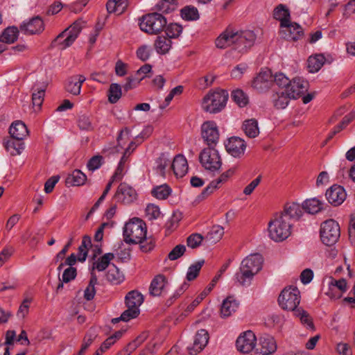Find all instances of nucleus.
Instances as JSON below:
<instances>
[{
    "mask_svg": "<svg viewBox=\"0 0 355 355\" xmlns=\"http://www.w3.org/2000/svg\"><path fill=\"white\" fill-rule=\"evenodd\" d=\"M139 243L140 244L141 251L146 253L154 249L155 240L152 237L146 238V236L141 242H139Z\"/></svg>",
    "mask_w": 355,
    "mask_h": 355,
    "instance_id": "052dcab7",
    "label": "nucleus"
},
{
    "mask_svg": "<svg viewBox=\"0 0 355 355\" xmlns=\"http://www.w3.org/2000/svg\"><path fill=\"white\" fill-rule=\"evenodd\" d=\"M273 17L280 21V27L288 26L291 22L289 9L284 4H279L273 10Z\"/></svg>",
    "mask_w": 355,
    "mask_h": 355,
    "instance_id": "c85d7f7f",
    "label": "nucleus"
},
{
    "mask_svg": "<svg viewBox=\"0 0 355 355\" xmlns=\"http://www.w3.org/2000/svg\"><path fill=\"white\" fill-rule=\"evenodd\" d=\"M325 58L322 54H317L314 56H310L307 60V67L309 72L315 73L318 71L323 66Z\"/></svg>",
    "mask_w": 355,
    "mask_h": 355,
    "instance_id": "e433bc0d",
    "label": "nucleus"
},
{
    "mask_svg": "<svg viewBox=\"0 0 355 355\" xmlns=\"http://www.w3.org/2000/svg\"><path fill=\"white\" fill-rule=\"evenodd\" d=\"M82 21H76L69 27L60 33L51 42V47L60 46V49L70 46L78 37L82 29Z\"/></svg>",
    "mask_w": 355,
    "mask_h": 355,
    "instance_id": "6e6552de",
    "label": "nucleus"
},
{
    "mask_svg": "<svg viewBox=\"0 0 355 355\" xmlns=\"http://www.w3.org/2000/svg\"><path fill=\"white\" fill-rule=\"evenodd\" d=\"M146 213L149 220H154L159 216L160 210L158 206L153 204H148L146 208Z\"/></svg>",
    "mask_w": 355,
    "mask_h": 355,
    "instance_id": "774afa93",
    "label": "nucleus"
},
{
    "mask_svg": "<svg viewBox=\"0 0 355 355\" xmlns=\"http://www.w3.org/2000/svg\"><path fill=\"white\" fill-rule=\"evenodd\" d=\"M166 283V278L164 275H157L152 280L150 287L149 293L152 296H159Z\"/></svg>",
    "mask_w": 355,
    "mask_h": 355,
    "instance_id": "7c9ffc66",
    "label": "nucleus"
},
{
    "mask_svg": "<svg viewBox=\"0 0 355 355\" xmlns=\"http://www.w3.org/2000/svg\"><path fill=\"white\" fill-rule=\"evenodd\" d=\"M234 173V171L233 169H230L223 173L218 178L211 181L209 184L203 189L199 197H202V198L207 197L212 193L214 190L219 188L220 184L225 182Z\"/></svg>",
    "mask_w": 355,
    "mask_h": 355,
    "instance_id": "b1692460",
    "label": "nucleus"
},
{
    "mask_svg": "<svg viewBox=\"0 0 355 355\" xmlns=\"http://www.w3.org/2000/svg\"><path fill=\"white\" fill-rule=\"evenodd\" d=\"M278 302L283 309L295 312L300 302V291L295 286L286 287L281 292Z\"/></svg>",
    "mask_w": 355,
    "mask_h": 355,
    "instance_id": "1a4fd4ad",
    "label": "nucleus"
},
{
    "mask_svg": "<svg viewBox=\"0 0 355 355\" xmlns=\"http://www.w3.org/2000/svg\"><path fill=\"white\" fill-rule=\"evenodd\" d=\"M177 0H162L156 5V10L164 13H169L177 8Z\"/></svg>",
    "mask_w": 355,
    "mask_h": 355,
    "instance_id": "5fc2aeb1",
    "label": "nucleus"
},
{
    "mask_svg": "<svg viewBox=\"0 0 355 355\" xmlns=\"http://www.w3.org/2000/svg\"><path fill=\"white\" fill-rule=\"evenodd\" d=\"M201 135L208 147H215L219 141L218 127L214 121H205L201 126Z\"/></svg>",
    "mask_w": 355,
    "mask_h": 355,
    "instance_id": "f8f14e48",
    "label": "nucleus"
},
{
    "mask_svg": "<svg viewBox=\"0 0 355 355\" xmlns=\"http://www.w3.org/2000/svg\"><path fill=\"white\" fill-rule=\"evenodd\" d=\"M106 279L113 284H119L123 281L124 276L115 265H112L107 272Z\"/></svg>",
    "mask_w": 355,
    "mask_h": 355,
    "instance_id": "a19ab883",
    "label": "nucleus"
},
{
    "mask_svg": "<svg viewBox=\"0 0 355 355\" xmlns=\"http://www.w3.org/2000/svg\"><path fill=\"white\" fill-rule=\"evenodd\" d=\"M239 306V302L233 297L229 296L223 300L220 307L222 318H227L236 312Z\"/></svg>",
    "mask_w": 355,
    "mask_h": 355,
    "instance_id": "c756f323",
    "label": "nucleus"
},
{
    "mask_svg": "<svg viewBox=\"0 0 355 355\" xmlns=\"http://www.w3.org/2000/svg\"><path fill=\"white\" fill-rule=\"evenodd\" d=\"M19 31L17 27L6 28L0 35V41L4 43H13L17 39Z\"/></svg>",
    "mask_w": 355,
    "mask_h": 355,
    "instance_id": "a18cd8bd",
    "label": "nucleus"
},
{
    "mask_svg": "<svg viewBox=\"0 0 355 355\" xmlns=\"http://www.w3.org/2000/svg\"><path fill=\"white\" fill-rule=\"evenodd\" d=\"M114 258L113 253H106L100 257L98 261L94 262L91 272H94L96 269L98 271L105 270L110 265V261Z\"/></svg>",
    "mask_w": 355,
    "mask_h": 355,
    "instance_id": "4c0bfd02",
    "label": "nucleus"
},
{
    "mask_svg": "<svg viewBox=\"0 0 355 355\" xmlns=\"http://www.w3.org/2000/svg\"><path fill=\"white\" fill-rule=\"evenodd\" d=\"M228 96L227 92L224 89L209 92L203 98L202 108L209 113H218L225 107Z\"/></svg>",
    "mask_w": 355,
    "mask_h": 355,
    "instance_id": "39448f33",
    "label": "nucleus"
},
{
    "mask_svg": "<svg viewBox=\"0 0 355 355\" xmlns=\"http://www.w3.org/2000/svg\"><path fill=\"white\" fill-rule=\"evenodd\" d=\"M103 157L101 155L93 156L87 162V166L89 171H94L101 167Z\"/></svg>",
    "mask_w": 355,
    "mask_h": 355,
    "instance_id": "338daca9",
    "label": "nucleus"
},
{
    "mask_svg": "<svg viewBox=\"0 0 355 355\" xmlns=\"http://www.w3.org/2000/svg\"><path fill=\"white\" fill-rule=\"evenodd\" d=\"M9 133L13 139L24 140L28 135V130L26 124L22 121H14L10 128Z\"/></svg>",
    "mask_w": 355,
    "mask_h": 355,
    "instance_id": "a878e982",
    "label": "nucleus"
},
{
    "mask_svg": "<svg viewBox=\"0 0 355 355\" xmlns=\"http://www.w3.org/2000/svg\"><path fill=\"white\" fill-rule=\"evenodd\" d=\"M186 251V247L184 245L179 244L172 249L168 253V258L171 261H175L181 257Z\"/></svg>",
    "mask_w": 355,
    "mask_h": 355,
    "instance_id": "bf43d9fd",
    "label": "nucleus"
},
{
    "mask_svg": "<svg viewBox=\"0 0 355 355\" xmlns=\"http://www.w3.org/2000/svg\"><path fill=\"white\" fill-rule=\"evenodd\" d=\"M89 284L84 291V298L88 301L92 300L96 294L95 285L97 284V277L94 272H91Z\"/></svg>",
    "mask_w": 355,
    "mask_h": 355,
    "instance_id": "09e8293b",
    "label": "nucleus"
},
{
    "mask_svg": "<svg viewBox=\"0 0 355 355\" xmlns=\"http://www.w3.org/2000/svg\"><path fill=\"white\" fill-rule=\"evenodd\" d=\"M325 196L330 204L338 206L345 200L346 192L343 187L335 184L327 190Z\"/></svg>",
    "mask_w": 355,
    "mask_h": 355,
    "instance_id": "4be33fe9",
    "label": "nucleus"
},
{
    "mask_svg": "<svg viewBox=\"0 0 355 355\" xmlns=\"http://www.w3.org/2000/svg\"><path fill=\"white\" fill-rule=\"evenodd\" d=\"M152 49L149 46L142 45L137 50V58L143 62L146 61L150 56Z\"/></svg>",
    "mask_w": 355,
    "mask_h": 355,
    "instance_id": "0e129e2a",
    "label": "nucleus"
},
{
    "mask_svg": "<svg viewBox=\"0 0 355 355\" xmlns=\"http://www.w3.org/2000/svg\"><path fill=\"white\" fill-rule=\"evenodd\" d=\"M144 78V76L140 78L135 76H128L126 78L125 84L123 86L124 91L127 92L129 90L135 88Z\"/></svg>",
    "mask_w": 355,
    "mask_h": 355,
    "instance_id": "e2e57ef3",
    "label": "nucleus"
},
{
    "mask_svg": "<svg viewBox=\"0 0 355 355\" xmlns=\"http://www.w3.org/2000/svg\"><path fill=\"white\" fill-rule=\"evenodd\" d=\"M87 180V176L80 170L76 169L66 179V184L69 186L78 187L83 185Z\"/></svg>",
    "mask_w": 355,
    "mask_h": 355,
    "instance_id": "473e14b6",
    "label": "nucleus"
},
{
    "mask_svg": "<svg viewBox=\"0 0 355 355\" xmlns=\"http://www.w3.org/2000/svg\"><path fill=\"white\" fill-rule=\"evenodd\" d=\"M139 21L140 29L151 35H157L161 33L167 24L166 19L162 14L156 12L144 15Z\"/></svg>",
    "mask_w": 355,
    "mask_h": 355,
    "instance_id": "423d86ee",
    "label": "nucleus"
},
{
    "mask_svg": "<svg viewBox=\"0 0 355 355\" xmlns=\"http://www.w3.org/2000/svg\"><path fill=\"white\" fill-rule=\"evenodd\" d=\"M97 337V334L94 328H90L87 332L86 333L83 343L81 345V348L78 353V355H83L88 347L92 345V343L94 341L96 338Z\"/></svg>",
    "mask_w": 355,
    "mask_h": 355,
    "instance_id": "c03bdc74",
    "label": "nucleus"
},
{
    "mask_svg": "<svg viewBox=\"0 0 355 355\" xmlns=\"http://www.w3.org/2000/svg\"><path fill=\"white\" fill-rule=\"evenodd\" d=\"M285 30L281 31L284 39L288 41L295 42L304 37L302 28L296 22L288 23V26H282Z\"/></svg>",
    "mask_w": 355,
    "mask_h": 355,
    "instance_id": "412c9836",
    "label": "nucleus"
},
{
    "mask_svg": "<svg viewBox=\"0 0 355 355\" xmlns=\"http://www.w3.org/2000/svg\"><path fill=\"white\" fill-rule=\"evenodd\" d=\"M294 314L300 318L302 324L305 326L306 329L311 331L315 330L313 319L306 311L302 308H299L295 311Z\"/></svg>",
    "mask_w": 355,
    "mask_h": 355,
    "instance_id": "ea45409f",
    "label": "nucleus"
},
{
    "mask_svg": "<svg viewBox=\"0 0 355 355\" xmlns=\"http://www.w3.org/2000/svg\"><path fill=\"white\" fill-rule=\"evenodd\" d=\"M263 263L260 254H253L245 258L241 263L239 271L235 274L236 281L243 286H249L254 276L258 273Z\"/></svg>",
    "mask_w": 355,
    "mask_h": 355,
    "instance_id": "f03ea898",
    "label": "nucleus"
},
{
    "mask_svg": "<svg viewBox=\"0 0 355 355\" xmlns=\"http://www.w3.org/2000/svg\"><path fill=\"white\" fill-rule=\"evenodd\" d=\"M164 30H165L167 37L171 39L178 37L182 33L183 28L178 23H170L168 25H166Z\"/></svg>",
    "mask_w": 355,
    "mask_h": 355,
    "instance_id": "864d4df0",
    "label": "nucleus"
},
{
    "mask_svg": "<svg viewBox=\"0 0 355 355\" xmlns=\"http://www.w3.org/2000/svg\"><path fill=\"white\" fill-rule=\"evenodd\" d=\"M44 101V89H40L32 94L33 108L35 112L42 111V104Z\"/></svg>",
    "mask_w": 355,
    "mask_h": 355,
    "instance_id": "603ef678",
    "label": "nucleus"
},
{
    "mask_svg": "<svg viewBox=\"0 0 355 355\" xmlns=\"http://www.w3.org/2000/svg\"><path fill=\"white\" fill-rule=\"evenodd\" d=\"M309 83L302 78H294L291 80L284 92L288 94L291 98L297 99L300 98L308 90Z\"/></svg>",
    "mask_w": 355,
    "mask_h": 355,
    "instance_id": "dca6fc26",
    "label": "nucleus"
},
{
    "mask_svg": "<svg viewBox=\"0 0 355 355\" xmlns=\"http://www.w3.org/2000/svg\"><path fill=\"white\" fill-rule=\"evenodd\" d=\"M302 209L309 214H314L322 209V202L316 198L307 199L303 202Z\"/></svg>",
    "mask_w": 355,
    "mask_h": 355,
    "instance_id": "c9c22d12",
    "label": "nucleus"
},
{
    "mask_svg": "<svg viewBox=\"0 0 355 355\" xmlns=\"http://www.w3.org/2000/svg\"><path fill=\"white\" fill-rule=\"evenodd\" d=\"M146 225L139 218H134L125 223L123 227V240L128 244H137L146 237Z\"/></svg>",
    "mask_w": 355,
    "mask_h": 355,
    "instance_id": "7ed1b4c3",
    "label": "nucleus"
},
{
    "mask_svg": "<svg viewBox=\"0 0 355 355\" xmlns=\"http://www.w3.org/2000/svg\"><path fill=\"white\" fill-rule=\"evenodd\" d=\"M205 263L204 260L198 261L189 267L187 273V279L189 282L194 280L199 275V272Z\"/></svg>",
    "mask_w": 355,
    "mask_h": 355,
    "instance_id": "6e6d98bb",
    "label": "nucleus"
},
{
    "mask_svg": "<svg viewBox=\"0 0 355 355\" xmlns=\"http://www.w3.org/2000/svg\"><path fill=\"white\" fill-rule=\"evenodd\" d=\"M171 193V189L166 184L153 189L151 193L159 200L166 199Z\"/></svg>",
    "mask_w": 355,
    "mask_h": 355,
    "instance_id": "3c124183",
    "label": "nucleus"
},
{
    "mask_svg": "<svg viewBox=\"0 0 355 355\" xmlns=\"http://www.w3.org/2000/svg\"><path fill=\"white\" fill-rule=\"evenodd\" d=\"M256 336L252 331H246L240 335L236 341L237 349L242 353H249L255 350Z\"/></svg>",
    "mask_w": 355,
    "mask_h": 355,
    "instance_id": "f3484780",
    "label": "nucleus"
},
{
    "mask_svg": "<svg viewBox=\"0 0 355 355\" xmlns=\"http://www.w3.org/2000/svg\"><path fill=\"white\" fill-rule=\"evenodd\" d=\"M122 96V87L118 83H112L107 91L108 101L110 103H116Z\"/></svg>",
    "mask_w": 355,
    "mask_h": 355,
    "instance_id": "49530a36",
    "label": "nucleus"
},
{
    "mask_svg": "<svg viewBox=\"0 0 355 355\" xmlns=\"http://www.w3.org/2000/svg\"><path fill=\"white\" fill-rule=\"evenodd\" d=\"M92 246L91 238L85 235L83 237L80 245L78 247V260L84 262L87 257L89 248Z\"/></svg>",
    "mask_w": 355,
    "mask_h": 355,
    "instance_id": "79ce46f5",
    "label": "nucleus"
},
{
    "mask_svg": "<svg viewBox=\"0 0 355 355\" xmlns=\"http://www.w3.org/2000/svg\"><path fill=\"white\" fill-rule=\"evenodd\" d=\"M144 302V296L138 291L133 290L128 292L125 297V306L139 309V306Z\"/></svg>",
    "mask_w": 355,
    "mask_h": 355,
    "instance_id": "2f4dec72",
    "label": "nucleus"
},
{
    "mask_svg": "<svg viewBox=\"0 0 355 355\" xmlns=\"http://www.w3.org/2000/svg\"><path fill=\"white\" fill-rule=\"evenodd\" d=\"M347 289L348 285L345 279L340 278L336 279L331 277L328 285V290L324 294L331 300H338L343 297Z\"/></svg>",
    "mask_w": 355,
    "mask_h": 355,
    "instance_id": "ddd939ff",
    "label": "nucleus"
},
{
    "mask_svg": "<svg viewBox=\"0 0 355 355\" xmlns=\"http://www.w3.org/2000/svg\"><path fill=\"white\" fill-rule=\"evenodd\" d=\"M172 42L171 39L165 36H157L154 46L156 51L159 54L167 53L171 48Z\"/></svg>",
    "mask_w": 355,
    "mask_h": 355,
    "instance_id": "72a5a7b5",
    "label": "nucleus"
},
{
    "mask_svg": "<svg viewBox=\"0 0 355 355\" xmlns=\"http://www.w3.org/2000/svg\"><path fill=\"white\" fill-rule=\"evenodd\" d=\"M243 130L250 138H255L259 134L258 122L254 119L245 120L243 123Z\"/></svg>",
    "mask_w": 355,
    "mask_h": 355,
    "instance_id": "f704fd0d",
    "label": "nucleus"
},
{
    "mask_svg": "<svg viewBox=\"0 0 355 355\" xmlns=\"http://www.w3.org/2000/svg\"><path fill=\"white\" fill-rule=\"evenodd\" d=\"M86 80V78L81 74H76L69 76L64 83L65 92L73 95L78 96L80 94L82 85Z\"/></svg>",
    "mask_w": 355,
    "mask_h": 355,
    "instance_id": "aec40b11",
    "label": "nucleus"
},
{
    "mask_svg": "<svg viewBox=\"0 0 355 355\" xmlns=\"http://www.w3.org/2000/svg\"><path fill=\"white\" fill-rule=\"evenodd\" d=\"M44 22L42 19L39 17L32 18L28 22L24 23L20 26V30L25 34H36L41 31L43 28Z\"/></svg>",
    "mask_w": 355,
    "mask_h": 355,
    "instance_id": "bb28decb",
    "label": "nucleus"
},
{
    "mask_svg": "<svg viewBox=\"0 0 355 355\" xmlns=\"http://www.w3.org/2000/svg\"><path fill=\"white\" fill-rule=\"evenodd\" d=\"M257 35L250 30L238 31L227 27L216 40L215 44L218 49L232 46L241 54L246 53L254 44Z\"/></svg>",
    "mask_w": 355,
    "mask_h": 355,
    "instance_id": "f257e3e1",
    "label": "nucleus"
},
{
    "mask_svg": "<svg viewBox=\"0 0 355 355\" xmlns=\"http://www.w3.org/2000/svg\"><path fill=\"white\" fill-rule=\"evenodd\" d=\"M340 235L338 223L329 219L323 222L320 228V238L322 242L327 246H331L338 240Z\"/></svg>",
    "mask_w": 355,
    "mask_h": 355,
    "instance_id": "9b49d317",
    "label": "nucleus"
},
{
    "mask_svg": "<svg viewBox=\"0 0 355 355\" xmlns=\"http://www.w3.org/2000/svg\"><path fill=\"white\" fill-rule=\"evenodd\" d=\"M277 349V344L273 337L266 335L259 338L256 345L254 355H270Z\"/></svg>",
    "mask_w": 355,
    "mask_h": 355,
    "instance_id": "a211bd4d",
    "label": "nucleus"
},
{
    "mask_svg": "<svg viewBox=\"0 0 355 355\" xmlns=\"http://www.w3.org/2000/svg\"><path fill=\"white\" fill-rule=\"evenodd\" d=\"M209 334L207 330L202 329L197 331L193 346L188 347L189 353L194 355L201 352L207 345L209 340Z\"/></svg>",
    "mask_w": 355,
    "mask_h": 355,
    "instance_id": "5701e85b",
    "label": "nucleus"
},
{
    "mask_svg": "<svg viewBox=\"0 0 355 355\" xmlns=\"http://www.w3.org/2000/svg\"><path fill=\"white\" fill-rule=\"evenodd\" d=\"M137 192L135 189L125 182L121 183L114 196V199L123 204H130L137 198Z\"/></svg>",
    "mask_w": 355,
    "mask_h": 355,
    "instance_id": "4468645a",
    "label": "nucleus"
},
{
    "mask_svg": "<svg viewBox=\"0 0 355 355\" xmlns=\"http://www.w3.org/2000/svg\"><path fill=\"white\" fill-rule=\"evenodd\" d=\"M82 21H76L69 27L60 33L51 42V47L60 46V49L70 46L78 37L82 29Z\"/></svg>",
    "mask_w": 355,
    "mask_h": 355,
    "instance_id": "0eeeda50",
    "label": "nucleus"
},
{
    "mask_svg": "<svg viewBox=\"0 0 355 355\" xmlns=\"http://www.w3.org/2000/svg\"><path fill=\"white\" fill-rule=\"evenodd\" d=\"M224 234V229L220 225H214L206 236V239L211 243L219 241Z\"/></svg>",
    "mask_w": 355,
    "mask_h": 355,
    "instance_id": "8fccbe9b",
    "label": "nucleus"
},
{
    "mask_svg": "<svg viewBox=\"0 0 355 355\" xmlns=\"http://www.w3.org/2000/svg\"><path fill=\"white\" fill-rule=\"evenodd\" d=\"M77 275V270L74 267H69L66 268L62 275V279L60 281L62 282L68 283L76 278Z\"/></svg>",
    "mask_w": 355,
    "mask_h": 355,
    "instance_id": "680f3d73",
    "label": "nucleus"
},
{
    "mask_svg": "<svg viewBox=\"0 0 355 355\" xmlns=\"http://www.w3.org/2000/svg\"><path fill=\"white\" fill-rule=\"evenodd\" d=\"M227 152L234 157H242L246 148L245 141L239 137H232L225 144Z\"/></svg>",
    "mask_w": 355,
    "mask_h": 355,
    "instance_id": "6ab92c4d",
    "label": "nucleus"
},
{
    "mask_svg": "<svg viewBox=\"0 0 355 355\" xmlns=\"http://www.w3.org/2000/svg\"><path fill=\"white\" fill-rule=\"evenodd\" d=\"M232 100L241 107H245L248 103L246 94L241 89H236L232 92Z\"/></svg>",
    "mask_w": 355,
    "mask_h": 355,
    "instance_id": "4d7b16f0",
    "label": "nucleus"
},
{
    "mask_svg": "<svg viewBox=\"0 0 355 355\" xmlns=\"http://www.w3.org/2000/svg\"><path fill=\"white\" fill-rule=\"evenodd\" d=\"M171 168L177 178H182L188 171L187 160L183 155H178L173 159Z\"/></svg>",
    "mask_w": 355,
    "mask_h": 355,
    "instance_id": "cd10ccee",
    "label": "nucleus"
},
{
    "mask_svg": "<svg viewBox=\"0 0 355 355\" xmlns=\"http://www.w3.org/2000/svg\"><path fill=\"white\" fill-rule=\"evenodd\" d=\"M291 225L289 221L277 214L274 215L268 225L269 237L276 242L287 239L291 233Z\"/></svg>",
    "mask_w": 355,
    "mask_h": 355,
    "instance_id": "20e7f679",
    "label": "nucleus"
},
{
    "mask_svg": "<svg viewBox=\"0 0 355 355\" xmlns=\"http://www.w3.org/2000/svg\"><path fill=\"white\" fill-rule=\"evenodd\" d=\"M203 237L200 234H192L187 239V245L191 248L198 247L202 241Z\"/></svg>",
    "mask_w": 355,
    "mask_h": 355,
    "instance_id": "69168bd1",
    "label": "nucleus"
},
{
    "mask_svg": "<svg viewBox=\"0 0 355 355\" xmlns=\"http://www.w3.org/2000/svg\"><path fill=\"white\" fill-rule=\"evenodd\" d=\"M272 98L273 105L277 109H284L291 98L284 90L276 92Z\"/></svg>",
    "mask_w": 355,
    "mask_h": 355,
    "instance_id": "37998d69",
    "label": "nucleus"
},
{
    "mask_svg": "<svg viewBox=\"0 0 355 355\" xmlns=\"http://www.w3.org/2000/svg\"><path fill=\"white\" fill-rule=\"evenodd\" d=\"M6 150L10 152L11 155H19L24 148V143L23 140H17L11 137L5 143Z\"/></svg>",
    "mask_w": 355,
    "mask_h": 355,
    "instance_id": "58836bf2",
    "label": "nucleus"
},
{
    "mask_svg": "<svg viewBox=\"0 0 355 355\" xmlns=\"http://www.w3.org/2000/svg\"><path fill=\"white\" fill-rule=\"evenodd\" d=\"M127 309L125 310L121 315V321L128 322L131 319L136 318L140 313L139 309L126 306Z\"/></svg>",
    "mask_w": 355,
    "mask_h": 355,
    "instance_id": "13d9d810",
    "label": "nucleus"
},
{
    "mask_svg": "<svg viewBox=\"0 0 355 355\" xmlns=\"http://www.w3.org/2000/svg\"><path fill=\"white\" fill-rule=\"evenodd\" d=\"M273 83V76L269 69L261 70L254 78L252 87L258 92L267 91Z\"/></svg>",
    "mask_w": 355,
    "mask_h": 355,
    "instance_id": "2eb2a0df",
    "label": "nucleus"
},
{
    "mask_svg": "<svg viewBox=\"0 0 355 355\" xmlns=\"http://www.w3.org/2000/svg\"><path fill=\"white\" fill-rule=\"evenodd\" d=\"M199 161L208 171H216L222 165V159L215 147L205 148L199 155Z\"/></svg>",
    "mask_w": 355,
    "mask_h": 355,
    "instance_id": "9d476101",
    "label": "nucleus"
},
{
    "mask_svg": "<svg viewBox=\"0 0 355 355\" xmlns=\"http://www.w3.org/2000/svg\"><path fill=\"white\" fill-rule=\"evenodd\" d=\"M302 207L299 204L292 202L286 204L283 211L277 214L283 216L288 221V219L298 220L302 215Z\"/></svg>",
    "mask_w": 355,
    "mask_h": 355,
    "instance_id": "393cba45",
    "label": "nucleus"
},
{
    "mask_svg": "<svg viewBox=\"0 0 355 355\" xmlns=\"http://www.w3.org/2000/svg\"><path fill=\"white\" fill-rule=\"evenodd\" d=\"M180 15L182 18L187 21L197 20L200 17L198 9L191 6H187L182 8Z\"/></svg>",
    "mask_w": 355,
    "mask_h": 355,
    "instance_id": "de8ad7c7",
    "label": "nucleus"
}]
</instances>
